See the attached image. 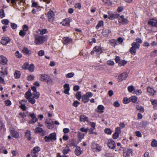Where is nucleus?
Here are the masks:
<instances>
[{
    "label": "nucleus",
    "instance_id": "40",
    "mask_svg": "<svg viewBox=\"0 0 157 157\" xmlns=\"http://www.w3.org/2000/svg\"><path fill=\"white\" fill-rule=\"evenodd\" d=\"M82 97L81 92L80 91L78 92L76 94V98L78 100H80Z\"/></svg>",
    "mask_w": 157,
    "mask_h": 157
},
{
    "label": "nucleus",
    "instance_id": "3",
    "mask_svg": "<svg viewBox=\"0 0 157 157\" xmlns=\"http://www.w3.org/2000/svg\"><path fill=\"white\" fill-rule=\"evenodd\" d=\"M140 45L136 43L133 42L132 44V47L130 49V53L133 55H135L136 54L137 49L139 48Z\"/></svg>",
    "mask_w": 157,
    "mask_h": 157
},
{
    "label": "nucleus",
    "instance_id": "33",
    "mask_svg": "<svg viewBox=\"0 0 157 157\" xmlns=\"http://www.w3.org/2000/svg\"><path fill=\"white\" fill-rule=\"evenodd\" d=\"M31 72H33L34 70V66L33 64L32 63L29 66L28 69Z\"/></svg>",
    "mask_w": 157,
    "mask_h": 157
},
{
    "label": "nucleus",
    "instance_id": "27",
    "mask_svg": "<svg viewBox=\"0 0 157 157\" xmlns=\"http://www.w3.org/2000/svg\"><path fill=\"white\" fill-rule=\"evenodd\" d=\"M98 112L101 113L103 112L104 107L101 105H100L98 106Z\"/></svg>",
    "mask_w": 157,
    "mask_h": 157
},
{
    "label": "nucleus",
    "instance_id": "4",
    "mask_svg": "<svg viewBox=\"0 0 157 157\" xmlns=\"http://www.w3.org/2000/svg\"><path fill=\"white\" fill-rule=\"evenodd\" d=\"M46 142H49L52 140H55L56 139V134L53 132L50 134L48 136H45L44 137Z\"/></svg>",
    "mask_w": 157,
    "mask_h": 157
},
{
    "label": "nucleus",
    "instance_id": "59",
    "mask_svg": "<svg viewBox=\"0 0 157 157\" xmlns=\"http://www.w3.org/2000/svg\"><path fill=\"white\" fill-rule=\"evenodd\" d=\"M81 7V5L80 3H77L75 4V8L80 9Z\"/></svg>",
    "mask_w": 157,
    "mask_h": 157
},
{
    "label": "nucleus",
    "instance_id": "9",
    "mask_svg": "<svg viewBox=\"0 0 157 157\" xmlns=\"http://www.w3.org/2000/svg\"><path fill=\"white\" fill-rule=\"evenodd\" d=\"M72 21V19L70 18H67L63 20L61 24L63 26H68L70 25V23Z\"/></svg>",
    "mask_w": 157,
    "mask_h": 157
},
{
    "label": "nucleus",
    "instance_id": "18",
    "mask_svg": "<svg viewBox=\"0 0 157 157\" xmlns=\"http://www.w3.org/2000/svg\"><path fill=\"white\" fill-rule=\"evenodd\" d=\"M94 51H95L98 54H100L102 52V49L101 46H95L94 48Z\"/></svg>",
    "mask_w": 157,
    "mask_h": 157
},
{
    "label": "nucleus",
    "instance_id": "34",
    "mask_svg": "<svg viewBox=\"0 0 157 157\" xmlns=\"http://www.w3.org/2000/svg\"><path fill=\"white\" fill-rule=\"evenodd\" d=\"M20 72L18 71H16L14 73V76L15 78H18L20 76Z\"/></svg>",
    "mask_w": 157,
    "mask_h": 157
},
{
    "label": "nucleus",
    "instance_id": "17",
    "mask_svg": "<svg viewBox=\"0 0 157 157\" xmlns=\"http://www.w3.org/2000/svg\"><path fill=\"white\" fill-rule=\"evenodd\" d=\"M148 24L153 26L157 28V20L154 19L150 20L148 21Z\"/></svg>",
    "mask_w": 157,
    "mask_h": 157
},
{
    "label": "nucleus",
    "instance_id": "12",
    "mask_svg": "<svg viewBox=\"0 0 157 157\" xmlns=\"http://www.w3.org/2000/svg\"><path fill=\"white\" fill-rule=\"evenodd\" d=\"M107 144L108 147L110 148L114 149L116 147V143L115 142L112 140H109L108 141Z\"/></svg>",
    "mask_w": 157,
    "mask_h": 157
},
{
    "label": "nucleus",
    "instance_id": "45",
    "mask_svg": "<svg viewBox=\"0 0 157 157\" xmlns=\"http://www.w3.org/2000/svg\"><path fill=\"white\" fill-rule=\"evenodd\" d=\"M103 21H99L96 27V29H98L100 27L102 26L103 25Z\"/></svg>",
    "mask_w": 157,
    "mask_h": 157
},
{
    "label": "nucleus",
    "instance_id": "47",
    "mask_svg": "<svg viewBox=\"0 0 157 157\" xmlns=\"http://www.w3.org/2000/svg\"><path fill=\"white\" fill-rule=\"evenodd\" d=\"M1 22L2 24L6 25L9 24V21L8 19H5L2 20Z\"/></svg>",
    "mask_w": 157,
    "mask_h": 157
},
{
    "label": "nucleus",
    "instance_id": "26",
    "mask_svg": "<svg viewBox=\"0 0 157 157\" xmlns=\"http://www.w3.org/2000/svg\"><path fill=\"white\" fill-rule=\"evenodd\" d=\"M130 101L132 102L133 103H136L138 100L137 97L135 96H132L130 97Z\"/></svg>",
    "mask_w": 157,
    "mask_h": 157
},
{
    "label": "nucleus",
    "instance_id": "56",
    "mask_svg": "<svg viewBox=\"0 0 157 157\" xmlns=\"http://www.w3.org/2000/svg\"><path fill=\"white\" fill-rule=\"evenodd\" d=\"M134 93L137 95H139L142 94V91L141 90H135L134 91Z\"/></svg>",
    "mask_w": 157,
    "mask_h": 157
},
{
    "label": "nucleus",
    "instance_id": "37",
    "mask_svg": "<svg viewBox=\"0 0 157 157\" xmlns=\"http://www.w3.org/2000/svg\"><path fill=\"white\" fill-rule=\"evenodd\" d=\"M151 145L153 147H155L157 146V141L155 139L153 140L151 143Z\"/></svg>",
    "mask_w": 157,
    "mask_h": 157
},
{
    "label": "nucleus",
    "instance_id": "30",
    "mask_svg": "<svg viewBox=\"0 0 157 157\" xmlns=\"http://www.w3.org/2000/svg\"><path fill=\"white\" fill-rule=\"evenodd\" d=\"M82 100L84 102L86 103L89 101V99L85 95H83L82 97Z\"/></svg>",
    "mask_w": 157,
    "mask_h": 157
},
{
    "label": "nucleus",
    "instance_id": "58",
    "mask_svg": "<svg viewBox=\"0 0 157 157\" xmlns=\"http://www.w3.org/2000/svg\"><path fill=\"white\" fill-rule=\"evenodd\" d=\"M134 43H136L139 45H140V44L142 43V41L139 38H137L136 39V42H134Z\"/></svg>",
    "mask_w": 157,
    "mask_h": 157
},
{
    "label": "nucleus",
    "instance_id": "22",
    "mask_svg": "<svg viewBox=\"0 0 157 157\" xmlns=\"http://www.w3.org/2000/svg\"><path fill=\"white\" fill-rule=\"evenodd\" d=\"M147 91L149 93V95H150L153 96L155 95V91L154 89L150 87H147Z\"/></svg>",
    "mask_w": 157,
    "mask_h": 157
},
{
    "label": "nucleus",
    "instance_id": "24",
    "mask_svg": "<svg viewBox=\"0 0 157 157\" xmlns=\"http://www.w3.org/2000/svg\"><path fill=\"white\" fill-rule=\"evenodd\" d=\"M111 32L110 30L106 29H103L102 32L103 35L105 37L108 36L109 34Z\"/></svg>",
    "mask_w": 157,
    "mask_h": 157
},
{
    "label": "nucleus",
    "instance_id": "31",
    "mask_svg": "<svg viewBox=\"0 0 157 157\" xmlns=\"http://www.w3.org/2000/svg\"><path fill=\"white\" fill-rule=\"evenodd\" d=\"M32 96L31 93L30 91H28L25 93V97L28 100Z\"/></svg>",
    "mask_w": 157,
    "mask_h": 157
},
{
    "label": "nucleus",
    "instance_id": "11",
    "mask_svg": "<svg viewBox=\"0 0 157 157\" xmlns=\"http://www.w3.org/2000/svg\"><path fill=\"white\" fill-rule=\"evenodd\" d=\"M10 131L12 136L15 138L19 137V134L17 132L15 131L14 129L12 128H10Z\"/></svg>",
    "mask_w": 157,
    "mask_h": 157
},
{
    "label": "nucleus",
    "instance_id": "61",
    "mask_svg": "<svg viewBox=\"0 0 157 157\" xmlns=\"http://www.w3.org/2000/svg\"><path fill=\"white\" fill-rule=\"evenodd\" d=\"M120 134L115 132L113 135V137L114 139H117L119 136Z\"/></svg>",
    "mask_w": 157,
    "mask_h": 157
},
{
    "label": "nucleus",
    "instance_id": "21",
    "mask_svg": "<svg viewBox=\"0 0 157 157\" xmlns=\"http://www.w3.org/2000/svg\"><path fill=\"white\" fill-rule=\"evenodd\" d=\"M72 40V39L68 37H65L63 38V43L64 44H67L71 42Z\"/></svg>",
    "mask_w": 157,
    "mask_h": 157
},
{
    "label": "nucleus",
    "instance_id": "60",
    "mask_svg": "<svg viewBox=\"0 0 157 157\" xmlns=\"http://www.w3.org/2000/svg\"><path fill=\"white\" fill-rule=\"evenodd\" d=\"M151 57H154L157 56V50L152 52L150 55Z\"/></svg>",
    "mask_w": 157,
    "mask_h": 157
},
{
    "label": "nucleus",
    "instance_id": "57",
    "mask_svg": "<svg viewBox=\"0 0 157 157\" xmlns=\"http://www.w3.org/2000/svg\"><path fill=\"white\" fill-rule=\"evenodd\" d=\"M28 101L29 102L32 103V104H34L35 103L36 101L33 98H30L28 100Z\"/></svg>",
    "mask_w": 157,
    "mask_h": 157
},
{
    "label": "nucleus",
    "instance_id": "44",
    "mask_svg": "<svg viewBox=\"0 0 157 157\" xmlns=\"http://www.w3.org/2000/svg\"><path fill=\"white\" fill-rule=\"evenodd\" d=\"M118 63L119 66L121 67L122 66L126 64L127 63V62L125 61L121 60L120 61H119V62Z\"/></svg>",
    "mask_w": 157,
    "mask_h": 157
},
{
    "label": "nucleus",
    "instance_id": "10",
    "mask_svg": "<svg viewBox=\"0 0 157 157\" xmlns=\"http://www.w3.org/2000/svg\"><path fill=\"white\" fill-rule=\"evenodd\" d=\"M128 75L127 73L123 72L118 76L119 82H121L125 80L128 77Z\"/></svg>",
    "mask_w": 157,
    "mask_h": 157
},
{
    "label": "nucleus",
    "instance_id": "49",
    "mask_svg": "<svg viewBox=\"0 0 157 157\" xmlns=\"http://www.w3.org/2000/svg\"><path fill=\"white\" fill-rule=\"evenodd\" d=\"M150 101L151 102L152 104L154 106H156L157 105V100L153 99H150Z\"/></svg>",
    "mask_w": 157,
    "mask_h": 157
},
{
    "label": "nucleus",
    "instance_id": "29",
    "mask_svg": "<svg viewBox=\"0 0 157 157\" xmlns=\"http://www.w3.org/2000/svg\"><path fill=\"white\" fill-rule=\"evenodd\" d=\"M30 132L29 130H27L25 132V136L27 138V140H30L31 139V136Z\"/></svg>",
    "mask_w": 157,
    "mask_h": 157
},
{
    "label": "nucleus",
    "instance_id": "28",
    "mask_svg": "<svg viewBox=\"0 0 157 157\" xmlns=\"http://www.w3.org/2000/svg\"><path fill=\"white\" fill-rule=\"evenodd\" d=\"M88 118L86 117L85 115H81L80 117V121H81L85 122L87 121L88 120Z\"/></svg>",
    "mask_w": 157,
    "mask_h": 157
},
{
    "label": "nucleus",
    "instance_id": "39",
    "mask_svg": "<svg viewBox=\"0 0 157 157\" xmlns=\"http://www.w3.org/2000/svg\"><path fill=\"white\" fill-rule=\"evenodd\" d=\"M33 94L34 95L33 97L36 99L40 97V94L38 92L36 91V92H34Z\"/></svg>",
    "mask_w": 157,
    "mask_h": 157
},
{
    "label": "nucleus",
    "instance_id": "2",
    "mask_svg": "<svg viewBox=\"0 0 157 157\" xmlns=\"http://www.w3.org/2000/svg\"><path fill=\"white\" fill-rule=\"evenodd\" d=\"M45 40V38L43 36H35V38L34 40V43L36 45H39L41 44Z\"/></svg>",
    "mask_w": 157,
    "mask_h": 157
},
{
    "label": "nucleus",
    "instance_id": "64",
    "mask_svg": "<svg viewBox=\"0 0 157 157\" xmlns=\"http://www.w3.org/2000/svg\"><path fill=\"white\" fill-rule=\"evenodd\" d=\"M80 103L77 101H75L73 103V105L77 107L78 106V105H79Z\"/></svg>",
    "mask_w": 157,
    "mask_h": 157
},
{
    "label": "nucleus",
    "instance_id": "38",
    "mask_svg": "<svg viewBox=\"0 0 157 157\" xmlns=\"http://www.w3.org/2000/svg\"><path fill=\"white\" fill-rule=\"evenodd\" d=\"M29 63H25L22 66V68L24 70L28 69L29 67Z\"/></svg>",
    "mask_w": 157,
    "mask_h": 157
},
{
    "label": "nucleus",
    "instance_id": "7",
    "mask_svg": "<svg viewBox=\"0 0 157 157\" xmlns=\"http://www.w3.org/2000/svg\"><path fill=\"white\" fill-rule=\"evenodd\" d=\"M91 148L94 152H97L101 150V147L99 145L93 142L91 144Z\"/></svg>",
    "mask_w": 157,
    "mask_h": 157
},
{
    "label": "nucleus",
    "instance_id": "23",
    "mask_svg": "<svg viewBox=\"0 0 157 157\" xmlns=\"http://www.w3.org/2000/svg\"><path fill=\"white\" fill-rule=\"evenodd\" d=\"M35 132L36 133H41V135H44L45 131L43 129L40 127H37L35 129Z\"/></svg>",
    "mask_w": 157,
    "mask_h": 157
},
{
    "label": "nucleus",
    "instance_id": "14",
    "mask_svg": "<svg viewBox=\"0 0 157 157\" xmlns=\"http://www.w3.org/2000/svg\"><path fill=\"white\" fill-rule=\"evenodd\" d=\"M10 40L9 37L6 36L3 37L0 41V43L3 45H5L7 44Z\"/></svg>",
    "mask_w": 157,
    "mask_h": 157
},
{
    "label": "nucleus",
    "instance_id": "35",
    "mask_svg": "<svg viewBox=\"0 0 157 157\" xmlns=\"http://www.w3.org/2000/svg\"><path fill=\"white\" fill-rule=\"evenodd\" d=\"M75 75V74L73 72H71L67 74L65 77L67 78H69L73 77Z\"/></svg>",
    "mask_w": 157,
    "mask_h": 157
},
{
    "label": "nucleus",
    "instance_id": "54",
    "mask_svg": "<svg viewBox=\"0 0 157 157\" xmlns=\"http://www.w3.org/2000/svg\"><path fill=\"white\" fill-rule=\"evenodd\" d=\"M39 31L40 32V33L41 35H43L46 33L47 32V30L45 29H43L42 30H39Z\"/></svg>",
    "mask_w": 157,
    "mask_h": 157
},
{
    "label": "nucleus",
    "instance_id": "63",
    "mask_svg": "<svg viewBox=\"0 0 157 157\" xmlns=\"http://www.w3.org/2000/svg\"><path fill=\"white\" fill-rule=\"evenodd\" d=\"M34 78V76L33 75H31L28 77V80L31 81L33 80Z\"/></svg>",
    "mask_w": 157,
    "mask_h": 157
},
{
    "label": "nucleus",
    "instance_id": "32",
    "mask_svg": "<svg viewBox=\"0 0 157 157\" xmlns=\"http://www.w3.org/2000/svg\"><path fill=\"white\" fill-rule=\"evenodd\" d=\"M22 51L23 53H25L27 55H29L31 53L30 52V51L29 50L26 48H24L22 50Z\"/></svg>",
    "mask_w": 157,
    "mask_h": 157
},
{
    "label": "nucleus",
    "instance_id": "48",
    "mask_svg": "<svg viewBox=\"0 0 157 157\" xmlns=\"http://www.w3.org/2000/svg\"><path fill=\"white\" fill-rule=\"evenodd\" d=\"M5 16L4 10L2 9L0 10V17L1 18H2L4 17Z\"/></svg>",
    "mask_w": 157,
    "mask_h": 157
},
{
    "label": "nucleus",
    "instance_id": "42",
    "mask_svg": "<svg viewBox=\"0 0 157 157\" xmlns=\"http://www.w3.org/2000/svg\"><path fill=\"white\" fill-rule=\"evenodd\" d=\"M123 103L124 104H126L129 103L130 101V98H124L123 100Z\"/></svg>",
    "mask_w": 157,
    "mask_h": 157
},
{
    "label": "nucleus",
    "instance_id": "20",
    "mask_svg": "<svg viewBox=\"0 0 157 157\" xmlns=\"http://www.w3.org/2000/svg\"><path fill=\"white\" fill-rule=\"evenodd\" d=\"M7 62V59L3 56H0V63L5 65Z\"/></svg>",
    "mask_w": 157,
    "mask_h": 157
},
{
    "label": "nucleus",
    "instance_id": "62",
    "mask_svg": "<svg viewBox=\"0 0 157 157\" xmlns=\"http://www.w3.org/2000/svg\"><path fill=\"white\" fill-rule=\"evenodd\" d=\"M85 95L88 98H91L93 96V94L90 92H87Z\"/></svg>",
    "mask_w": 157,
    "mask_h": 157
},
{
    "label": "nucleus",
    "instance_id": "19",
    "mask_svg": "<svg viewBox=\"0 0 157 157\" xmlns=\"http://www.w3.org/2000/svg\"><path fill=\"white\" fill-rule=\"evenodd\" d=\"M2 71H1L0 72L1 74V75L2 77H4L5 76L4 75L5 74L7 75L8 74L7 68L5 67H2Z\"/></svg>",
    "mask_w": 157,
    "mask_h": 157
},
{
    "label": "nucleus",
    "instance_id": "51",
    "mask_svg": "<svg viewBox=\"0 0 157 157\" xmlns=\"http://www.w3.org/2000/svg\"><path fill=\"white\" fill-rule=\"evenodd\" d=\"M21 104L20 108L23 110H25L26 109L27 107L25 104L20 103Z\"/></svg>",
    "mask_w": 157,
    "mask_h": 157
},
{
    "label": "nucleus",
    "instance_id": "25",
    "mask_svg": "<svg viewBox=\"0 0 157 157\" xmlns=\"http://www.w3.org/2000/svg\"><path fill=\"white\" fill-rule=\"evenodd\" d=\"M75 152V155L77 156L79 155H81L82 153V151L79 147H76Z\"/></svg>",
    "mask_w": 157,
    "mask_h": 157
},
{
    "label": "nucleus",
    "instance_id": "50",
    "mask_svg": "<svg viewBox=\"0 0 157 157\" xmlns=\"http://www.w3.org/2000/svg\"><path fill=\"white\" fill-rule=\"evenodd\" d=\"M105 132L108 134L110 135L111 134L112 131L110 129L105 128L104 130Z\"/></svg>",
    "mask_w": 157,
    "mask_h": 157
},
{
    "label": "nucleus",
    "instance_id": "8",
    "mask_svg": "<svg viewBox=\"0 0 157 157\" xmlns=\"http://www.w3.org/2000/svg\"><path fill=\"white\" fill-rule=\"evenodd\" d=\"M47 16L48 18V21L52 22L54 19L55 14L53 11L50 10L48 13Z\"/></svg>",
    "mask_w": 157,
    "mask_h": 157
},
{
    "label": "nucleus",
    "instance_id": "13",
    "mask_svg": "<svg viewBox=\"0 0 157 157\" xmlns=\"http://www.w3.org/2000/svg\"><path fill=\"white\" fill-rule=\"evenodd\" d=\"M123 150V156L124 157H129L130 153L132 152V150L131 149H124Z\"/></svg>",
    "mask_w": 157,
    "mask_h": 157
},
{
    "label": "nucleus",
    "instance_id": "55",
    "mask_svg": "<svg viewBox=\"0 0 157 157\" xmlns=\"http://www.w3.org/2000/svg\"><path fill=\"white\" fill-rule=\"evenodd\" d=\"M26 34V33L25 31H24L22 30H21L19 33V35L22 37H23L25 36Z\"/></svg>",
    "mask_w": 157,
    "mask_h": 157
},
{
    "label": "nucleus",
    "instance_id": "6",
    "mask_svg": "<svg viewBox=\"0 0 157 157\" xmlns=\"http://www.w3.org/2000/svg\"><path fill=\"white\" fill-rule=\"evenodd\" d=\"M40 148L38 146L34 147L31 151V155L32 157H37L38 152L40 151Z\"/></svg>",
    "mask_w": 157,
    "mask_h": 157
},
{
    "label": "nucleus",
    "instance_id": "15",
    "mask_svg": "<svg viewBox=\"0 0 157 157\" xmlns=\"http://www.w3.org/2000/svg\"><path fill=\"white\" fill-rule=\"evenodd\" d=\"M119 21L120 23H122L124 24H126L128 22L127 20L124 18L123 16H121L119 18Z\"/></svg>",
    "mask_w": 157,
    "mask_h": 157
},
{
    "label": "nucleus",
    "instance_id": "46",
    "mask_svg": "<svg viewBox=\"0 0 157 157\" xmlns=\"http://www.w3.org/2000/svg\"><path fill=\"white\" fill-rule=\"evenodd\" d=\"M136 108L141 113H143L144 112V108L141 106H137Z\"/></svg>",
    "mask_w": 157,
    "mask_h": 157
},
{
    "label": "nucleus",
    "instance_id": "1",
    "mask_svg": "<svg viewBox=\"0 0 157 157\" xmlns=\"http://www.w3.org/2000/svg\"><path fill=\"white\" fill-rule=\"evenodd\" d=\"M39 80L46 82L47 83H51L52 82L50 77L46 74H40L39 75Z\"/></svg>",
    "mask_w": 157,
    "mask_h": 157
},
{
    "label": "nucleus",
    "instance_id": "53",
    "mask_svg": "<svg viewBox=\"0 0 157 157\" xmlns=\"http://www.w3.org/2000/svg\"><path fill=\"white\" fill-rule=\"evenodd\" d=\"M15 56L17 58H21L22 57V55L18 51H17L15 53Z\"/></svg>",
    "mask_w": 157,
    "mask_h": 157
},
{
    "label": "nucleus",
    "instance_id": "36",
    "mask_svg": "<svg viewBox=\"0 0 157 157\" xmlns=\"http://www.w3.org/2000/svg\"><path fill=\"white\" fill-rule=\"evenodd\" d=\"M69 151V148L67 146L64 148L62 151L64 154L65 155L68 153Z\"/></svg>",
    "mask_w": 157,
    "mask_h": 157
},
{
    "label": "nucleus",
    "instance_id": "5",
    "mask_svg": "<svg viewBox=\"0 0 157 157\" xmlns=\"http://www.w3.org/2000/svg\"><path fill=\"white\" fill-rule=\"evenodd\" d=\"M45 124L47 128L49 129H52L54 127L53 122L50 119H47L45 121Z\"/></svg>",
    "mask_w": 157,
    "mask_h": 157
},
{
    "label": "nucleus",
    "instance_id": "16",
    "mask_svg": "<svg viewBox=\"0 0 157 157\" xmlns=\"http://www.w3.org/2000/svg\"><path fill=\"white\" fill-rule=\"evenodd\" d=\"M64 88V93L66 94L69 95L70 94L69 91L70 90L69 85L68 84L65 83L63 86Z\"/></svg>",
    "mask_w": 157,
    "mask_h": 157
},
{
    "label": "nucleus",
    "instance_id": "41",
    "mask_svg": "<svg viewBox=\"0 0 157 157\" xmlns=\"http://www.w3.org/2000/svg\"><path fill=\"white\" fill-rule=\"evenodd\" d=\"M135 90V88L133 86H129L128 87V90L130 93H132L133 91L134 92Z\"/></svg>",
    "mask_w": 157,
    "mask_h": 157
},
{
    "label": "nucleus",
    "instance_id": "52",
    "mask_svg": "<svg viewBox=\"0 0 157 157\" xmlns=\"http://www.w3.org/2000/svg\"><path fill=\"white\" fill-rule=\"evenodd\" d=\"M78 136L79 138L80 139H82L84 137V134L83 133L79 132H78Z\"/></svg>",
    "mask_w": 157,
    "mask_h": 157
},
{
    "label": "nucleus",
    "instance_id": "43",
    "mask_svg": "<svg viewBox=\"0 0 157 157\" xmlns=\"http://www.w3.org/2000/svg\"><path fill=\"white\" fill-rule=\"evenodd\" d=\"M108 18L111 20L113 19V13L111 12H108Z\"/></svg>",
    "mask_w": 157,
    "mask_h": 157
}]
</instances>
